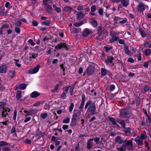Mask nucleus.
I'll list each match as a JSON object with an SVG mask.
<instances>
[{
	"label": "nucleus",
	"mask_w": 151,
	"mask_h": 151,
	"mask_svg": "<svg viewBox=\"0 0 151 151\" xmlns=\"http://www.w3.org/2000/svg\"><path fill=\"white\" fill-rule=\"evenodd\" d=\"M84 108L85 109L88 108L87 111L89 112L92 115L97 113L95 104L92 103L91 100H88L86 102Z\"/></svg>",
	"instance_id": "f257e3e1"
},
{
	"label": "nucleus",
	"mask_w": 151,
	"mask_h": 151,
	"mask_svg": "<svg viewBox=\"0 0 151 151\" xmlns=\"http://www.w3.org/2000/svg\"><path fill=\"white\" fill-rule=\"evenodd\" d=\"M132 141V140L128 141L124 144L119 148L120 151H125L126 148L129 150H132L133 149Z\"/></svg>",
	"instance_id": "f03ea898"
},
{
	"label": "nucleus",
	"mask_w": 151,
	"mask_h": 151,
	"mask_svg": "<svg viewBox=\"0 0 151 151\" xmlns=\"http://www.w3.org/2000/svg\"><path fill=\"white\" fill-rule=\"evenodd\" d=\"M52 0H44L43 1V4L46 7V11L49 13L51 12L52 8L49 4L52 3Z\"/></svg>",
	"instance_id": "7ed1b4c3"
},
{
	"label": "nucleus",
	"mask_w": 151,
	"mask_h": 151,
	"mask_svg": "<svg viewBox=\"0 0 151 151\" xmlns=\"http://www.w3.org/2000/svg\"><path fill=\"white\" fill-rule=\"evenodd\" d=\"M148 8V6L140 2L137 6V10L138 12H143L146 8Z\"/></svg>",
	"instance_id": "20e7f679"
},
{
	"label": "nucleus",
	"mask_w": 151,
	"mask_h": 151,
	"mask_svg": "<svg viewBox=\"0 0 151 151\" xmlns=\"http://www.w3.org/2000/svg\"><path fill=\"white\" fill-rule=\"evenodd\" d=\"M40 68V66L38 65L36 67L32 68L28 71L29 74H33L37 73Z\"/></svg>",
	"instance_id": "39448f33"
},
{
	"label": "nucleus",
	"mask_w": 151,
	"mask_h": 151,
	"mask_svg": "<svg viewBox=\"0 0 151 151\" xmlns=\"http://www.w3.org/2000/svg\"><path fill=\"white\" fill-rule=\"evenodd\" d=\"M38 111V110L35 109H32L29 111L24 110V112L26 113L25 115L26 116H27L29 115H32L36 113Z\"/></svg>",
	"instance_id": "423d86ee"
},
{
	"label": "nucleus",
	"mask_w": 151,
	"mask_h": 151,
	"mask_svg": "<svg viewBox=\"0 0 151 151\" xmlns=\"http://www.w3.org/2000/svg\"><path fill=\"white\" fill-rule=\"evenodd\" d=\"M128 114V111L126 109H122L120 113V117L124 118L127 117Z\"/></svg>",
	"instance_id": "0eeeda50"
},
{
	"label": "nucleus",
	"mask_w": 151,
	"mask_h": 151,
	"mask_svg": "<svg viewBox=\"0 0 151 151\" xmlns=\"http://www.w3.org/2000/svg\"><path fill=\"white\" fill-rule=\"evenodd\" d=\"M124 128V132L127 136H129L134 132V129L130 127H125Z\"/></svg>",
	"instance_id": "6e6552de"
},
{
	"label": "nucleus",
	"mask_w": 151,
	"mask_h": 151,
	"mask_svg": "<svg viewBox=\"0 0 151 151\" xmlns=\"http://www.w3.org/2000/svg\"><path fill=\"white\" fill-rule=\"evenodd\" d=\"M7 68V65L6 64L0 66V73H5L6 72Z\"/></svg>",
	"instance_id": "1a4fd4ad"
},
{
	"label": "nucleus",
	"mask_w": 151,
	"mask_h": 151,
	"mask_svg": "<svg viewBox=\"0 0 151 151\" xmlns=\"http://www.w3.org/2000/svg\"><path fill=\"white\" fill-rule=\"evenodd\" d=\"M94 71V68L92 65H90L87 69V73L88 75L93 73Z\"/></svg>",
	"instance_id": "9d476101"
},
{
	"label": "nucleus",
	"mask_w": 151,
	"mask_h": 151,
	"mask_svg": "<svg viewBox=\"0 0 151 151\" xmlns=\"http://www.w3.org/2000/svg\"><path fill=\"white\" fill-rule=\"evenodd\" d=\"M113 58L110 57H108L107 59L105 60V63L108 65H110L112 64L114 65V64L113 63Z\"/></svg>",
	"instance_id": "9b49d317"
},
{
	"label": "nucleus",
	"mask_w": 151,
	"mask_h": 151,
	"mask_svg": "<svg viewBox=\"0 0 151 151\" xmlns=\"http://www.w3.org/2000/svg\"><path fill=\"white\" fill-rule=\"evenodd\" d=\"M10 111V110L8 108H4L2 113V116L4 117H6V115H8V113Z\"/></svg>",
	"instance_id": "f8f14e48"
},
{
	"label": "nucleus",
	"mask_w": 151,
	"mask_h": 151,
	"mask_svg": "<svg viewBox=\"0 0 151 151\" xmlns=\"http://www.w3.org/2000/svg\"><path fill=\"white\" fill-rule=\"evenodd\" d=\"M124 50L125 53L129 56H131L132 55V52L129 51L128 49V46L127 45H125L124 47Z\"/></svg>",
	"instance_id": "ddd939ff"
},
{
	"label": "nucleus",
	"mask_w": 151,
	"mask_h": 151,
	"mask_svg": "<svg viewBox=\"0 0 151 151\" xmlns=\"http://www.w3.org/2000/svg\"><path fill=\"white\" fill-rule=\"evenodd\" d=\"M93 139H90L88 140L87 142V148L88 149H90L93 147V144L91 142L92 141H93Z\"/></svg>",
	"instance_id": "4468645a"
},
{
	"label": "nucleus",
	"mask_w": 151,
	"mask_h": 151,
	"mask_svg": "<svg viewBox=\"0 0 151 151\" xmlns=\"http://www.w3.org/2000/svg\"><path fill=\"white\" fill-rule=\"evenodd\" d=\"M120 1L123 6L127 7L129 4V0H121Z\"/></svg>",
	"instance_id": "2eb2a0df"
},
{
	"label": "nucleus",
	"mask_w": 151,
	"mask_h": 151,
	"mask_svg": "<svg viewBox=\"0 0 151 151\" xmlns=\"http://www.w3.org/2000/svg\"><path fill=\"white\" fill-rule=\"evenodd\" d=\"M40 95V93L36 91L32 92L30 94V96L32 98H35L37 97Z\"/></svg>",
	"instance_id": "dca6fc26"
},
{
	"label": "nucleus",
	"mask_w": 151,
	"mask_h": 151,
	"mask_svg": "<svg viewBox=\"0 0 151 151\" xmlns=\"http://www.w3.org/2000/svg\"><path fill=\"white\" fill-rule=\"evenodd\" d=\"M9 25L8 24H3L1 27V28L0 30V35H2L3 34V29L5 28H8L9 27Z\"/></svg>",
	"instance_id": "f3484780"
},
{
	"label": "nucleus",
	"mask_w": 151,
	"mask_h": 151,
	"mask_svg": "<svg viewBox=\"0 0 151 151\" xmlns=\"http://www.w3.org/2000/svg\"><path fill=\"white\" fill-rule=\"evenodd\" d=\"M8 75L11 78H13L16 75V72L14 70H10L8 73Z\"/></svg>",
	"instance_id": "a211bd4d"
},
{
	"label": "nucleus",
	"mask_w": 151,
	"mask_h": 151,
	"mask_svg": "<svg viewBox=\"0 0 151 151\" xmlns=\"http://www.w3.org/2000/svg\"><path fill=\"white\" fill-rule=\"evenodd\" d=\"M90 33V30L88 29H86L83 32V35L85 37H86L89 35Z\"/></svg>",
	"instance_id": "6ab92c4d"
},
{
	"label": "nucleus",
	"mask_w": 151,
	"mask_h": 151,
	"mask_svg": "<svg viewBox=\"0 0 151 151\" xmlns=\"http://www.w3.org/2000/svg\"><path fill=\"white\" fill-rule=\"evenodd\" d=\"M77 15L78 19L80 20L84 17L85 14L82 12H81L78 13Z\"/></svg>",
	"instance_id": "aec40b11"
},
{
	"label": "nucleus",
	"mask_w": 151,
	"mask_h": 151,
	"mask_svg": "<svg viewBox=\"0 0 151 151\" xmlns=\"http://www.w3.org/2000/svg\"><path fill=\"white\" fill-rule=\"evenodd\" d=\"M63 11L65 12H70L73 11V9L69 6H65L63 8Z\"/></svg>",
	"instance_id": "412c9836"
},
{
	"label": "nucleus",
	"mask_w": 151,
	"mask_h": 151,
	"mask_svg": "<svg viewBox=\"0 0 151 151\" xmlns=\"http://www.w3.org/2000/svg\"><path fill=\"white\" fill-rule=\"evenodd\" d=\"M115 141L116 142L120 144L122 143L123 142V140L121 139V137L119 136L116 137L115 139Z\"/></svg>",
	"instance_id": "4be33fe9"
},
{
	"label": "nucleus",
	"mask_w": 151,
	"mask_h": 151,
	"mask_svg": "<svg viewBox=\"0 0 151 151\" xmlns=\"http://www.w3.org/2000/svg\"><path fill=\"white\" fill-rule=\"evenodd\" d=\"M109 120L113 124L116 125L117 127L118 128L119 127V126L116 124V122L114 118L111 117H110L109 118Z\"/></svg>",
	"instance_id": "5701e85b"
},
{
	"label": "nucleus",
	"mask_w": 151,
	"mask_h": 151,
	"mask_svg": "<svg viewBox=\"0 0 151 151\" xmlns=\"http://www.w3.org/2000/svg\"><path fill=\"white\" fill-rule=\"evenodd\" d=\"M117 122L121 126L124 128H125V122L124 120L119 119L117 121Z\"/></svg>",
	"instance_id": "b1692460"
},
{
	"label": "nucleus",
	"mask_w": 151,
	"mask_h": 151,
	"mask_svg": "<svg viewBox=\"0 0 151 151\" xmlns=\"http://www.w3.org/2000/svg\"><path fill=\"white\" fill-rule=\"evenodd\" d=\"M139 137L142 140L146 139L147 137V136L146 135V132L144 131L141 134Z\"/></svg>",
	"instance_id": "393cba45"
},
{
	"label": "nucleus",
	"mask_w": 151,
	"mask_h": 151,
	"mask_svg": "<svg viewBox=\"0 0 151 151\" xmlns=\"http://www.w3.org/2000/svg\"><path fill=\"white\" fill-rule=\"evenodd\" d=\"M119 39V38L118 37L116 36H113L111 39L109 40V41L111 43L114 42L115 41H117Z\"/></svg>",
	"instance_id": "a878e982"
},
{
	"label": "nucleus",
	"mask_w": 151,
	"mask_h": 151,
	"mask_svg": "<svg viewBox=\"0 0 151 151\" xmlns=\"http://www.w3.org/2000/svg\"><path fill=\"white\" fill-rule=\"evenodd\" d=\"M41 24L42 25L48 26L50 25L51 24V22L49 20H47L44 22H42Z\"/></svg>",
	"instance_id": "bb28decb"
},
{
	"label": "nucleus",
	"mask_w": 151,
	"mask_h": 151,
	"mask_svg": "<svg viewBox=\"0 0 151 151\" xmlns=\"http://www.w3.org/2000/svg\"><path fill=\"white\" fill-rule=\"evenodd\" d=\"M16 95L17 99L18 100L22 101L24 100V99L22 100L21 99L22 94L21 92L18 91Z\"/></svg>",
	"instance_id": "cd10ccee"
},
{
	"label": "nucleus",
	"mask_w": 151,
	"mask_h": 151,
	"mask_svg": "<svg viewBox=\"0 0 151 151\" xmlns=\"http://www.w3.org/2000/svg\"><path fill=\"white\" fill-rule=\"evenodd\" d=\"M135 141L136 143L138 145H140L142 144V139L139 137H137L135 139Z\"/></svg>",
	"instance_id": "c85d7f7f"
},
{
	"label": "nucleus",
	"mask_w": 151,
	"mask_h": 151,
	"mask_svg": "<svg viewBox=\"0 0 151 151\" xmlns=\"http://www.w3.org/2000/svg\"><path fill=\"white\" fill-rule=\"evenodd\" d=\"M90 22L91 25L94 27H96L97 25V22L95 19H91Z\"/></svg>",
	"instance_id": "c756f323"
},
{
	"label": "nucleus",
	"mask_w": 151,
	"mask_h": 151,
	"mask_svg": "<svg viewBox=\"0 0 151 151\" xmlns=\"http://www.w3.org/2000/svg\"><path fill=\"white\" fill-rule=\"evenodd\" d=\"M53 7L57 12L59 13L61 12V9L56 6L55 4H53Z\"/></svg>",
	"instance_id": "7c9ffc66"
},
{
	"label": "nucleus",
	"mask_w": 151,
	"mask_h": 151,
	"mask_svg": "<svg viewBox=\"0 0 151 151\" xmlns=\"http://www.w3.org/2000/svg\"><path fill=\"white\" fill-rule=\"evenodd\" d=\"M9 144L4 141H0V147H4L6 145H9Z\"/></svg>",
	"instance_id": "2f4dec72"
},
{
	"label": "nucleus",
	"mask_w": 151,
	"mask_h": 151,
	"mask_svg": "<svg viewBox=\"0 0 151 151\" xmlns=\"http://www.w3.org/2000/svg\"><path fill=\"white\" fill-rule=\"evenodd\" d=\"M144 45L146 47L151 48V41L146 42L145 43Z\"/></svg>",
	"instance_id": "473e14b6"
},
{
	"label": "nucleus",
	"mask_w": 151,
	"mask_h": 151,
	"mask_svg": "<svg viewBox=\"0 0 151 151\" xmlns=\"http://www.w3.org/2000/svg\"><path fill=\"white\" fill-rule=\"evenodd\" d=\"M144 53L146 56H147L151 54V49H147L145 50Z\"/></svg>",
	"instance_id": "72a5a7b5"
},
{
	"label": "nucleus",
	"mask_w": 151,
	"mask_h": 151,
	"mask_svg": "<svg viewBox=\"0 0 151 151\" xmlns=\"http://www.w3.org/2000/svg\"><path fill=\"white\" fill-rule=\"evenodd\" d=\"M38 55L37 54L33 53L32 55L30 54L29 55V58L30 60H31L32 58H35L37 57Z\"/></svg>",
	"instance_id": "f704fd0d"
},
{
	"label": "nucleus",
	"mask_w": 151,
	"mask_h": 151,
	"mask_svg": "<svg viewBox=\"0 0 151 151\" xmlns=\"http://www.w3.org/2000/svg\"><path fill=\"white\" fill-rule=\"evenodd\" d=\"M27 86V85L25 83L21 84L19 85L20 88L22 90H24L26 88Z\"/></svg>",
	"instance_id": "c9c22d12"
},
{
	"label": "nucleus",
	"mask_w": 151,
	"mask_h": 151,
	"mask_svg": "<svg viewBox=\"0 0 151 151\" xmlns=\"http://www.w3.org/2000/svg\"><path fill=\"white\" fill-rule=\"evenodd\" d=\"M64 47V45L63 44H59L58 45L56 46L55 48L56 49H60Z\"/></svg>",
	"instance_id": "e433bc0d"
},
{
	"label": "nucleus",
	"mask_w": 151,
	"mask_h": 151,
	"mask_svg": "<svg viewBox=\"0 0 151 151\" xmlns=\"http://www.w3.org/2000/svg\"><path fill=\"white\" fill-rule=\"evenodd\" d=\"M139 31L142 37H144L146 36V34L145 32L142 29H139Z\"/></svg>",
	"instance_id": "4c0bfd02"
},
{
	"label": "nucleus",
	"mask_w": 151,
	"mask_h": 151,
	"mask_svg": "<svg viewBox=\"0 0 151 151\" xmlns=\"http://www.w3.org/2000/svg\"><path fill=\"white\" fill-rule=\"evenodd\" d=\"M59 85L58 84H56L54 89L51 90V92L52 93H55L58 90V89L59 87Z\"/></svg>",
	"instance_id": "58836bf2"
},
{
	"label": "nucleus",
	"mask_w": 151,
	"mask_h": 151,
	"mask_svg": "<svg viewBox=\"0 0 151 151\" xmlns=\"http://www.w3.org/2000/svg\"><path fill=\"white\" fill-rule=\"evenodd\" d=\"M106 73V71L105 69L102 68L101 69V77H102L104 76L105 75Z\"/></svg>",
	"instance_id": "ea45409f"
},
{
	"label": "nucleus",
	"mask_w": 151,
	"mask_h": 151,
	"mask_svg": "<svg viewBox=\"0 0 151 151\" xmlns=\"http://www.w3.org/2000/svg\"><path fill=\"white\" fill-rule=\"evenodd\" d=\"M70 87V86L63 87L62 89L63 90V92L67 93Z\"/></svg>",
	"instance_id": "a19ab883"
},
{
	"label": "nucleus",
	"mask_w": 151,
	"mask_h": 151,
	"mask_svg": "<svg viewBox=\"0 0 151 151\" xmlns=\"http://www.w3.org/2000/svg\"><path fill=\"white\" fill-rule=\"evenodd\" d=\"M48 114L46 113H42L41 114V117L43 119H45L47 116Z\"/></svg>",
	"instance_id": "79ce46f5"
},
{
	"label": "nucleus",
	"mask_w": 151,
	"mask_h": 151,
	"mask_svg": "<svg viewBox=\"0 0 151 151\" xmlns=\"http://www.w3.org/2000/svg\"><path fill=\"white\" fill-rule=\"evenodd\" d=\"M67 93L63 92L61 95V96L60 97V98L63 99H66V98L67 97Z\"/></svg>",
	"instance_id": "37998d69"
},
{
	"label": "nucleus",
	"mask_w": 151,
	"mask_h": 151,
	"mask_svg": "<svg viewBox=\"0 0 151 151\" xmlns=\"http://www.w3.org/2000/svg\"><path fill=\"white\" fill-rule=\"evenodd\" d=\"M28 42L32 46H34L35 45V43L31 39L28 40Z\"/></svg>",
	"instance_id": "c03bdc74"
},
{
	"label": "nucleus",
	"mask_w": 151,
	"mask_h": 151,
	"mask_svg": "<svg viewBox=\"0 0 151 151\" xmlns=\"http://www.w3.org/2000/svg\"><path fill=\"white\" fill-rule=\"evenodd\" d=\"M70 121V118H67L63 120V123L64 124H68L69 122Z\"/></svg>",
	"instance_id": "a18cd8bd"
},
{
	"label": "nucleus",
	"mask_w": 151,
	"mask_h": 151,
	"mask_svg": "<svg viewBox=\"0 0 151 151\" xmlns=\"http://www.w3.org/2000/svg\"><path fill=\"white\" fill-rule=\"evenodd\" d=\"M74 106V104L73 103H71L70 105L69 106V110L70 112H71L72 111Z\"/></svg>",
	"instance_id": "49530a36"
},
{
	"label": "nucleus",
	"mask_w": 151,
	"mask_h": 151,
	"mask_svg": "<svg viewBox=\"0 0 151 151\" xmlns=\"http://www.w3.org/2000/svg\"><path fill=\"white\" fill-rule=\"evenodd\" d=\"M150 88L149 86L146 85L144 88V90L145 91L147 92L149 90Z\"/></svg>",
	"instance_id": "de8ad7c7"
},
{
	"label": "nucleus",
	"mask_w": 151,
	"mask_h": 151,
	"mask_svg": "<svg viewBox=\"0 0 151 151\" xmlns=\"http://www.w3.org/2000/svg\"><path fill=\"white\" fill-rule=\"evenodd\" d=\"M104 48L105 49L106 51V52H107L109 51L110 50L112 49V47L111 46H110V47L105 46V47H104Z\"/></svg>",
	"instance_id": "09e8293b"
},
{
	"label": "nucleus",
	"mask_w": 151,
	"mask_h": 151,
	"mask_svg": "<svg viewBox=\"0 0 151 151\" xmlns=\"http://www.w3.org/2000/svg\"><path fill=\"white\" fill-rule=\"evenodd\" d=\"M17 112L16 110L14 111V114L13 116V119L14 120H15L16 119L17 116Z\"/></svg>",
	"instance_id": "8fccbe9b"
},
{
	"label": "nucleus",
	"mask_w": 151,
	"mask_h": 151,
	"mask_svg": "<svg viewBox=\"0 0 151 151\" xmlns=\"http://www.w3.org/2000/svg\"><path fill=\"white\" fill-rule=\"evenodd\" d=\"M50 105L48 103H46L44 106V108L45 109L47 110L49 109L50 108Z\"/></svg>",
	"instance_id": "3c124183"
},
{
	"label": "nucleus",
	"mask_w": 151,
	"mask_h": 151,
	"mask_svg": "<svg viewBox=\"0 0 151 151\" xmlns=\"http://www.w3.org/2000/svg\"><path fill=\"white\" fill-rule=\"evenodd\" d=\"M94 140L96 144H99L100 140V138H99L96 137L94 139Z\"/></svg>",
	"instance_id": "603ef678"
},
{
	"label": "nucleus",
	"mask_w": 151,
	"mask_h": 151,
	"mask_svg": "<svg viewBox=\"0 0 151 151\" xmlns=\"http://www.w3.org/2000/svg\"><path fill=\"white\" fill-rule=\"evenodd\" d=\"M109 88L110 90L112 91L115 89V86L113 85H111L110 86Z\"/></svg>",
	"instance_id": "864d4df0"
},
{
	"label": "nucleus",
	"mask_w": 151,
	"mask_h": 151,
	"mask_svg": "<svg viewBox=\"0 0 151 151\" xmlns=\"http://www.w3.org/2000/svg\"><path fill=\"white\" fill-rule=\"evenodd\" d=\"M149 62L148 61H147L145 62L143 65V66L144 67L147 68L148 66Z\"/></svg>",
	"instance_id": "5fc2aeb1"
},
{
	"label": "nucleus",
	"mask_w": 151,
	"mask_h": 151,
	"mask_svg": "<svg viewBox=\"0 0 151 151\" xmlns=\"http://www.w3.org/2000/svg\"><path fill=\"white\" fill-rule=\"evenodd\" d=\"M127 61L131 63H133L134 62V60L132 58H130L128 59Z\"/></svg>",
	"instance_id": "6e6d98bb"
},
{
	"label": "nucleus",
	"mask_w": 151,
	"mask_h": 151,
	"mask_svg": "<svg viewBox=\"0 0 151 151\" xmlns=\"http://www.w3.org/2000/svg\"><path fill=\"white\" fill-rule=\"evenodd\" d=\"M91 12H94L96 9V7L95 6H92L91 7Z\"/></svg>",
	"instance_id": "4d7b16f0"
},
{
	"label": "nucleus",
	"mask_w": 151,
	"mask_h": 151,
	"mask_svg": "<svg viewBox=\"0 0 151 151\" xmlns=\"http://www.w3.org/2000/svg\"><path fill=\"white\" fill-rule=\"evenodd\" d=\"M41 104V102H39L36 103L33 105V106H39L40 104Z\"/></svg>",
	"instance_id": "13d9d810"
},
{
	"label": "nucleus",
	"mask_w": 151,
	"mask_h": 151,
	"mask_svg": "<svg viewBox=\"0 0 151 151\" xmlns=\"http://www.w3.org/2000/svg\"><path fill=\"white\" fill-rule=\"evenodd\" d=\"M24 142L27 144H30L32 142L30 140L27 139L25 141H24Z\"/></svg>",
	"instance_id": "bf43d9fd"
},
{
	"label": "nucleus",
	"mask_w": 151,
	"mask_h": 151,
	"mask_svg": "<svg viewBox=\"0 0 151 151\" xmlns=\"http://www.w3.org/2000/svg\"><path fill=\"white\" fill-rule=\"evenodd\" d=\"M98 12L100 15H102L103 13V9H100L98 10Z\"/></svg>",
	"instance_id": "052dcab7"
},
{
	"label": "nucleus",
	"mask_w": 151,
	"mask_h": 151,
	"mask_svg": "<svg viewBox=\"0 0 151 151\" xmlns=\"http://www.w3.org/2000/svg\"><path fill=\"white\" fill-rule=\"evenodd\" d=\"M84 105V102H81L80 106L79 107V109H83V107Z\"/></svg>",
	"instance_id": "680f3d73"
},
{
	"label": "nucleus",
	"mask_w": 151,
	"mask_h": 151,
	"mask_svg": "<svg viewBox=\"0 0 151 151\" xmlns=\"http://www.w3.org/2000/svg\"><path fill=\"white\" fill-rule=\"evenodd\" d=\"M86 99V97L84 94H83L82 96V102H85Z\"/></svg>",
	"instance_id": "e2e57ef3"
},
{
	"label": "nucleus",
	"mask_w": 151,
	"mask_h": 151,
	"mask_svg": "<svg viewBox=\"0 0 151 151\" xmlns=\"http://www.w3.org/2000/svg\"><path fill=\"white\" fill-rule=\"evenodd\" d=\"M15 30L17 33H19L20 32V30L19 27H16L15 28Z\"/></svg>",
	"instance_id": "0e129e2a"
},
{
	"label": "nucleus",
	"mask_w": 151,
	"mask_h": 151,
	"mask_svg": "<svg viewBox=\"0 0 151 151\" xmlns=\"http://www.w3.org/2000/svg\"><path fill=\"white\" fill-rule=\"evenodd\" d=\"M16 131V128L15 127H14L12 128L11 130V132L12 133H15Z\"/></svg>",
	"instance_id": "69168bd1"
},
{
	"label": "nucleus",
	"mask_w": 151,
	"mask_h": 151,
	"mask_svg": "<svg viewBox=\"0 0 151 151\" xmlns=\"http://www.w3.org/2000/svg\"><path fill=\"white\" fill-rule=\"evenodd\" d=\"M32 25L35 26H36L38 24L37 22L35 21H33L32 22Z\"/></svg>",
	"instance_id": "338daca9"
},
{
	"label": "nucleus",
	"mask_w": 151,
	"mask_h": 151,
	"mask_svg": "<svg viewBox=\"0 0 151 151\" xmlns=\"http://www.w3.org/2000/svg\"><path fill=\"white\" fill-rule=\"evenodd\" d=\"M118 42L121 44H123L124 43V41L123 40L120 39L119 40Z\"/></svg>",
	"instance_id": "774afa93"
}]
</instances>
